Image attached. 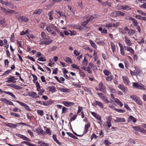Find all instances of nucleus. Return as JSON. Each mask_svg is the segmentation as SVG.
<instances>
[{
	"instance_id": "1",
	"label": "nucleus",
	"mask_w": 146,
	"mask_h": 146,
	"mask_svg": "<svg viewBox=\"0 0 146 146\" xmlns=\"http://www.w3.org/2000/svg\"><path fill=\"white\" fill-rule=\"evenodd\" d=\"M35 132H36L38 135H45V133L44 131L40 127H39L37 128L35 131H34Z\"/></svg>"
},
{
	"instance_id": "2",
	"label": "nucleus",
	"mask_w": 146,
	"mask_h": 146,
	"mask_svg": "<svg viewBox=\"0 0 146 146\" xmlns=\"http://www.w3.org/2000/svg\"><path fill=\"white\" fill-rule=\"evenodd\" d=\"M99 87H100V88L98 90L97 89V90L101 91L104 93L106 92V89L102 82H100L99 84Z\"/></svg>"
},
{
	"instance_id": "3",
	"label": "nucleus",
	"mask_w": 146,
	"mask_h": 146,
	"mask_svg": "<svg viewBox=\"0 0 146 146\" xmlns=\"http://www.w3.org/2000/svg\"><path fill=\"white\" fill-rule=\"evenodd\" d=\"M0 100L3 102L7 104L10 105H13V103L12 102L7 100L6 99L4 98H1Z\"/></svg>"
},
{
	"instance_id": "4",
	"label": "nucleus",
	"mask_w": 146,
	"mask_h": 146,
	"mask_svg": "<svg viewBox=\"0 0 146 146\" xmlns=\"http://www.w3.org/2000/svg\"><path fill=\"white\" fill-rule=\"evenodd\" d=\"M17 102L20 104V105L23 107L26 110H31L29 107L26 104L19 101H17Z\"/></svg>"
},
{
	"instance_id": "5",
	"label": "nucleus",
	"mask_w": 146,
	"mask_h": 146,
	"mask_svg": "<svg viewBox=\"0 0 146 146\" xmlns=\"http://www.w3.org/2000/svg\"><path fill=\"white\" fill-rule=\"evenodd\" d=\"M122 78L123 80L124 83L126 85H129L130 81L128 77L126 76H123Z\"/></svg>"
},
{
	"instance_id": "6",
	"label": "nucleus",
	"mask_w": 146,
	"mask_h": 146,
	"mask_svg": "<svg viewBox=\"0 0 146 146\" xmlns=\"http://www.w3.org/2000/svg\"><path fill=\"white\" fill-rule=\"evenodd\" d=\"M42 40H43L45 42L48 43L50 42V44L53 41V40L47 36H46L43 38Z\"/></svg>"
},
{
	"instance_id": "7",
	"label": "nucleus",
	"mask_w": 146,
	"mask_h": 146,
	"mask_svg": "<svg viewBox=\"0 0 146 146\" xmlns=\"http://www.w3.org/2000/svg\"><path fill=\"white\" fill-rule=\"evenodd\" d=\"M90 123H88L85 125L84 129V130L83 134H85L87 133L88 131V129L90 127Z\"/></svg>"
},
{
	"instance_id": "8",
	"label": "nucleus",
	"mask_w": 146,
	"mask_h": 146,
	"mask_svg": "<svg viewBox=\"0 0 146 146\" xmlns=\"http://www.w3.org/2000/svg\"><path fill=\"white\" fill-rule=\"evenodd\" d=\"M16 135L19 137L21 139H22L23 140H26V141H29V139L27 137L23 135L22 134L17 133L16 134Z\"/></svg>"
},
{
	"instance_id": "9",
	"label": "nucleus",
	"mask_w": 146,
	"mask_h": 146,
	"mask_svg": "<svg viewBox=\"0 0 146 146\" xmlns=\"http://www.w3.org/2000/svg\"><path fill=\"white\" fill-rule=\"evenodd\" d=\"M92 104L94 106L98 105L100 107L103 108V106L101 102L99 101H95Z\"/></svg>"
},
{
	"instance_id": "10",
	"label": "nucleus",
	"mask_w": 146,
	"mask_h": 146,
	"mask_svg": "<svg viewBox=\"0 0 146 146\" xmlns=\"http://www.w3.org/2000/svg\"><path fill=\"white\" fill-rule=\"evenodd\" d=\"M96 133L97 135L98 134V137H99L100 138H102L104 135V132L101 129L98 130V131H96Z\"/></svg>"
},
{
	"instance_id": "11",
	"label": "nucleus",
	"mask_w": 146,
	"mask_h": 146,
	"mask_svg": "<svg viewBox=\"0 0 146 146\" xmlns=\"http://www.w3.org/2000/svg\"><path fill=\"white\" fill-rule=\"evenodd\" d=\"M124 48L125 50L129 51L131 54H134L135 52L133 49L131 47L125 46Z\"/></svg>"
},
{
	"instance_id": "12",
	"label": "nucleus",
	"mask_w": 146,
	"mask_h": 146,
	"mask_svg": "<svg viewBox=\"0 0 146 146\" xmlns=\"http://www.w3.org/2000/svg\"><path fill=\"white\" fill-rule=\"evenodd\" d=\"M116 119L114 121L115 122L117 123L119 122H125V120L124 118L116 117Z\"/></svg>"
},
{
	"instance_id": "13",
	"label": "nucleus",
	"mask_w": 146,
	"mask_h": 146,
	"mask_svg": "<svg viewBox=\"0 0 146 146\" xmlns=\"http://www.w3.org/2000/svg\"><path fill=\"white\" fill-rule=\"evenodd\" d=\"M18 19L19 21H25L27 22L29 20V19L28 18H27L26 17L23 16V17H20L19 18H18Z\"/></svg>"
},
{
	"instance_id": "14",
	"label": "nucleus",
	"mask_w": 146,
	"mask_h": 146,
	"mask_svg": "<svg viewBox=\"0 0 146 146\" xmlns=\"http://www.w3.org/2000/svg\"><path fill=\"white\" fill-rule=\"evenodd\" d=\"M52 138L56 142L57 144L60 146H61L62 144L58 140L57 138V135L56 134H53L52 135Z\"/></svg>"
},
{
	"instance_id": "15",
	"label": "nucleus",
	"mask_w": 146,
	"mask_h": 146,
	"mask_svg": "<svg viewBox=\"0 0 146 146\" xmlns=\"http://www.w3.org/2000/svg\"><path fill=\"white\" fill-rule=\"evenodd\" d=\"M29 95L30 96H32L33 98H37L39 97L37 95V94L34 92H29Z\"/></svg>"
},
{
	"instance_id": "16",
	"label": "nucleus",
	"mask_w": 146,
	"mask_h": 146,
	"mask_svg": "<svg viewBox=\"0 0 146 146\" xmlns=\"http://www.w3.org/2000/svg\"><path fill=\"white\" fill-rule=\"evenodd\" d=\"M118 88L124 92H126L127 87H126L125 86L122 84H119L118 86Z\"/></svg>"
},
{
	"instance_id": "17",
	"label": "nucleus",
	"mask_w": 146,
	"mask_h": 146,
	"mask_svg": "<svg viewBox=\"0 0 146 146\" xmlns=\"http://www.w3.org/2000/svg\"><path fill=\"white\" fill-rule=\"evenodd\" d=\"M121 9L125 10H131V8L130 6L127 5H121Z\"/></svg>"
},
{
	"instance_id": "18",
	"label": "nucleus",
	"mask_w": 146,
	"mask_h": 146,
	"mask_svg": "<svg viewBox=\"0 0 146 146\" xmlns=\"http://www.w3.org/2000/svg\"><path fill=\"white\" fill-rule=\"evenodd\" d=\"M134 68L136 71L135 73L136 76L137 75H140L141 72L140 69L138 66H135Z\"/></svg>"
},
{
	"instance_id": "19",
	"label": "nucleus",
	"mask_w": 146,
	"mask_h": 146,
	"mask_svg": "<svg viewBox=\"0 0 146 146\" xmlns=\"http://www.w3.org/2000/svg\"><path fill=\"white\" fill-rule=\"evenodd\" d=\"M131 121L135 123L136 121V119L133 116H130L128 118L127 121L128 122H129Z\"/></svg>"
},
{
	"instance_id": "20",
	"label": "nucleus",
	"mask_w": 146,
	"mask_h": 146,
	"mask_svg": "<svg viewBox=\"0 0 146 146\" xmlns=\"http://www.w3.org/2000/svg\"><path fill=\"white\" fill-rule=\"evenodd\" d=\"M115 13H116V14L117 15V16H122L125 15V13H124L123 12L119 11H114V13L115 14Z\"/></svg>"
},
{
	"instance_id": "21",
	"label": "nucleus",
	"mask_w": 146,
	"mask_h": 146,
	"mask_svg": "<svg viewBox=\"0 0 146 146\" xmlns=\"http://www.w3.org/2000/svg\"><path fill=\"white\" fill-rule=\"evenodd\" d=\"M92 114L96 118L100 121H101V117L97 113L94 112H92Z\"/></svg>"
},
{
	"instance_id": "22",
	"label": "nucleus",
	"mask_w": 146,
	"mask_h": 146,
	"mask_svg": "<svg viewBox=\"0 0 146 146\" xmlns=\"http://www.w3.org/2000/svg\"><path fill=\"white\" fill-rule=\"evenodd\" d=\"M57 89L60 91L63 92H69V89L68 88H62L58 87L57 88Z\"/></svg>"
},
{
	"instance_id": "23",
	"label": "nucleus",
	"mask_w": 146,
	"mask_h": 146,
	"mask_svg": "<svg viewBox=\"0 0 146 146\" xmlns=\"http://www.w3.org/2000/svg\"><path fill=\"white\" fill-rule=\"evenodd\" d=\"M49 91L51 92L52 93L55 92L56 91V88L54 86H49Z\"/></svg>"
},
{
	"instance_id": "24",
	"label": "nucleus",
	"mask_w": 146,
	"mask_h": 146,
	"mask_svg": "<svg viewBox=\"0 0 146 146\" xmlns=\"http://www.w3.org/2000/svg\"><path fill=\"white\" fill-rule=\"evenodd\" d=\"M74 29H78L80 30H83V28L81 27V26L79 25H74L73 26Z\"/></svg>"
},
{
	"instance_id": "25",
	"label": "nucleus",
	"mask_w": 146,
	"mask_h": 146,
	"mask_svg": "<svg viewBox=\"0 0 146 146\" xmlns=\"http://www.w3.org/2000/svg\"><path fill=\"white\" fill-rule=\"evenodd\" d=\"M126 43L127 45L128 46H131L132 44L130 40H129V38L127 37H126L125 38Z\"/></svg>"
},
{
	"instance_id": "26",
	"label": "nucleus",
	"mask_w": 146,
	"mask_h": 146,
	"mask_svg": "<svg viewBox=\"0 0 146 146\" xmlns=\"http://www.w3.org/2000/svg\"><path fill=\"white\" fill-rule=\"evenodd\" d=\"M111 118L110 117H109L107 119V121L106 122V124L107 125L109 128H110L111 126Z\"/></svg>"
},
{
	"instance_id": "27",
	"label": "nucleus",
	"mask_w": 146,
	"mask_h": 146,
	"mask_svg": "<svg viewBox=\"0 0 146 146\" xmlns=\"http://www.w3.org/2000/svg\"><path fill=\"white\" fill-rule=\"evenodd\" d=\"M6 125L7 126H8L9 127L13 128H15L17 126V124L9 123H8L7 124H6Z\"/></svg>"
},
{
	"instance_id": "28",
	"label": "nucleus",
	"mask_w": 146,
	"mask_h": 146,
	"mask_svg": "<svg viewBox=\"0 0 146 146\" xmlns=\"http://www.w3.org/2000/svg\"><path fill=\"white\" fill-rule=\"evenodd\" d=\"M3 93H4L9 94L13 98H14L15 99H16V97L12 93L10 92H7L6 91H3Z\"/></svg>"
},
{
	"instance_id": "29",
	"label": "nucleus",
	"mask_w": 146,
	"mask_h": 146,
	"mask_svg": "<svg viewBox=\"0 0 146 146\" xmlns=\"http://www.w3.org/2000/svg\"><path fill=\"white\" fill-rule=\"evenodd\" d=\"M3 93H4L9 94L13 98H14L15 99H16V97L12 93L10 92H7L6 91H3Z\"/></svg>"
},
{
	"instance_id": "30",
	"label": "nucleus",
	"mask_w": 146,
	"mask_h": 146,
	"mask_svg": "<svg viewBox=\"0 0 146 146\" xmlns=\"http://www.w3.org/2000/svg\"><path fill=\"white\" fill-rule=\"evenodd\" d=\"M63 104L66 106H70L73 105L74 103L70 102H63Z\"/></svg>"
},
{
	"instance_id": "31",
	"label": "nucleus",
	"mask_w": 146,
	"mask_h": 146,
	"mask_svg": "<svg viewBox=\"0 0 146 146\" xmlns=\"http://www.w3.org/2000/svg\"><path fill=\"white\" fill-rule=\"evenodd\" d=\"M53 102L52 100H50L49 101H47L45 102H43V105L47 106L50 105L53 103Z\"/></svg>"
},
{
	"instance_id": "32",
	"label": "nucleus",
	"mask_w": 146,
	"mask_h": 146,
	"mask_svg": "<svg viewBox=\"0 0 146 146\" xmlns=\"http://www.w3.org/2000/svg\"><path fill=\"white\" fill-rule=\"evenodd\" d=\"M130 98L133 100L135 102L136 101L138 98H139L135 95H131L130 96Z\"/></svg>"
},
{
	"instance_id": "33",
	"label": "nucleus",
	"mask_w": 146,
	"mask_h": 146,
	"mask_svg": "<svg viewBox=\"0 0 146 146\" xmlns=\"http://www.w3.org/2000/svg\"><path fill=\"white\" fill-rule=\"evenodd\" d=\"M135 33V31L132 29H130L128 32V34L130 36L133 35Z\"/></svg>"
},
{
	"instance_id": "34",
	"label": "nucleus",
	"mask_w": 146,
	"mask_h": 146,
	"mask_svg": "<svg viewBox=\"0 0 146 146\" xmlns=\"http://www.w3.org/2000/svg\"><path fill=\"white\" fill-rule=\"evenodd\" d=\"M89 42L90 44H91V45L93 47L95 48H96L97 46V45H96L95 43L93 41H92V40H89Z\"/></svg>"
},
{
	"instance_id": "35",
	"label": "nucleus",
	"mask_w": 146,
	"mask_h": 146,
	"mask_svg": "<svg viewBox=\"0 0 146 146\" xmlns=\"http://www.w3.org/2000/svg\"><path fill=\"white\" fill-rule=\"evenodd\" d=\"M98 137V136H97L94 133H93L90 136L91 140H92L94 139H96Z\"/></svg>"
},
{
	"instance_id": "36",
	"label": "nucleus",
	"mask_w": 146,
	"mask_h": 146,
	"mask_svg": "<svg viewBox=\"0 0 146 146\" xmlns=\"http://www.w3.org/2000/svg\"><path fill=\"white\" fill-rule=\"evenodd\" d=\"M53 12V11H52L48 13V15L49 17V19L50 20H52L53 19L52 17Z\"/></svg>"
},
{
	"instance_id": "37",
	"label": "nucleus",
	"mask_w": 146,
	"mask_h": 146,
	"mask_svg": "<svg viewBox=\"0 0 146 146\" xmlns=\"http://www.w3.org/2000/svg\"><path fill=\"white\" fill-rule=\"evenodd\" d=\"M37 60L38 61H41L42 62H46V59L45 57H41L38 58Z\"/></svg>"
},
{
	"instance_id": "38",
	"label": "nucleus",
	"mask_w": 146,
	"mask_h": 146,
	"mask_svg": "<svg viewBox=\"0 0 146 146\" xmlns=\"http://www.w3.org/2000/svg\"><path fill=\"white\" fill-rule=\"evenodd\" d=\"M111 49L112 50L113 52L114 53V52L115 50V44H113V42H111Z\"/></svg>"
},
{
	"instance_id": "39",
	"label": "nucleus",
	"mask_w": 146,
	"mask_h": 146,
	"mask_svg": "<svg viewBox=\"0 0 146 146\" xmlns=\"http://www.w3.org/2000/svg\"><path fill=\"white\" fill-rule=\"evenodd\" d=\"M102 100L106 104H107L110 102V101L108 100L107 98L105 96L103 98Z\"/></svg>"
},
{
	"instance_id": "40",
	"label": "nucleus",
	"mask_w": 146,
	"mask_h": 146,
	"mask_svg": "<svg viewBox=\"0 0 146 146\" xmlns=\"http://www.w3.org/2000/svg\"><path fill=\"white\" fill-rule=\"evenodd\" d=\"M132 21L135 26H137L138 23L137 20L133 18Z\"/></svg>"
},
{
	"instance_id": "41",
	"label": "nucleus",
	"mask_w": 146,
	"mask_h": 146,
	"mask_svg": "<svg viewBox=\"0 0 146 146\" xmlns=\"http://www.w3.org/2000/svg\"><path fill=\"white\" fill-rule=\"evenodd\" d=\"M35 85L37 88V90L38 91H39L40 88V87L38 81L36 82Z\"/></svg>"
},
{
	"instance_id": "42",
	"label": "nucleus",
	"mask_w": 146,
	"mask_h": 146,
	"mask_svg": "<svg viewBox=\"0 0 146 146\" xmlns=\"http://www.w3.org/2000/svg\"><path fill=\"white\" fill-rule=\"evenodd\" d=\"M103 72L104 74L106 76H108L111 74L110 72L106 70H104Z\"/></svg>"
},
{
	"instance_id": "43",
	"label": "nucleus",
	"mask_w": 146,
	"mask_h": 146,
	"mask_svg": "<svg viewBox=\"0 0 146 146\" xmlns=\"http://www.w3.org/2000/svg\"><path fill=\"white\" fill-rule=\"evenodd\" d=\"M65 59V61L66 62L68 63L69 62H70V63H72V60L69 57H66Z\"/></svg>"
},
{
	"instance_id": "44",
	"label": "nucleus",
	"mask_w": 146,
	"mask_h": 146,
	"mask_svg": "<svg viewBox=\"0 0 146 146\" xmlns=\"http://www.w3.org/2000/svg\"><path fill=\"white\" fill-rule=\"evenodd\" d=\"M118 77V76L116 74L115 75V78L113 80V82L116 85H117L118 84V82L117 81Z\"/></svg>"
},
{
	"instance_id": "45",
	"label": "nucleus",
	"mask_w": 146,
	"mask_h": 146,
	"mask_svg": "<svg viewBox=\"0 0 146 146\" xmlns=\"http://www.w3.org/2000/svg\"><path fill=\"white\" fill-rule=\"evenodd\" d=\"M113 76L111 74L110 76L107 77L106 78V79L107 81H110L113 79Z\"/></svg>"
},
{
	"instance_id": "46",
	"label": "nucleus",
	"mask_w": 146,
	"mask_h": 146,
	"mask_svg": "<svg viewBox=\"0 0 146 146\" xmlns=\"http://www.w3.org/2000/svg\"><path fill=\"white\" fill-rule=\"evenodd\" d=\"M4 42L5 43V47L6 49H8L9 47V44L7 43V41L6 39L4 40Z\"/></svg>"
},
{
	"instance_id": "47",
	"label": "nucleus",
	"mask_w": 146,
	"mask_h": 146,
	"mask_svg": "<svg viewBox=\"0 0 146 146\" xmlns=\"http://www.w3.org/2000/svg\"><path fill=\"white\" fill-rule=\"evenodd\" d=\"M140 85L137 82H133V87L138 89L139 88Z\"/></svg>"
},
{
	"instance_id": "48",
	"label": "nucleus",
	"mask_w": 146,
	"mask_h": 146,
	"mask_svg": "<svg viewBox=\"0 0 146 146\" xmlns=\"http://www.w3.org/2000/svg\"><path fill=\"white\" fill-rule=\"evenodd\" d=\"M129 143L132 144H134L136 142L135 140L132 138H130L129 139Z\"/></svg>"
},
{
	"instance_id": "49",
	"label": "nucleus",
	"mask_w": 146,
	"mask_h": 146,
	"mask_svg": "<svg viewBox=\"0 0 146 146\" xmlns=\"http://www.w3.org/2000/svg\"><path fill=\"white\" fill-rule=\"evenodd\" d=\"M37 112L39 115L41 116L44 115V112L42 110H37Z\"/></svg>"
},
{
	"instance_id": "50",
	"label": "nucleus",
	"mask_w": 146,
	"mask_h": 146,
	"mask_svg": "<svg viewBox=\"0 0 146 146\" xmlns=\"http://www.w3.org/2000/svg\"><path fill=\"white\" fill-rule=\"evenodd\" d=\"M28 144L29 146H35L33 145V144L31 143L30 142H28L26 141H23L21 142V144Z\"/></svg>"
},
{
	"instance_id": "51",
	"label": "nucleus",
	"mask_w": 146,
	"mask_h": 146,
	"mask_svg": "<svg viewBox=\"0 0 146 146\" xmlns=\"http://www.w3.org/2000/svg\"><path fill=\"white\" fill-rule=\"evenodd\" d=\"M67 7L68 9L73 14H74L75 13V11L74 9H72V7L70 5H68Z\"/></svg>"
},
{
	"instance_id": "52",
	"label": "nucleus",
	"mask_w": 146,
	"mask_h": 146,
	"mask_svg": "<svg viewBox=\"0 0 146 146\" xmlns=\"http://www.w3.org/2000/svg\"><path fill=\"white\" fill-rule=\"evenodd\" d=\"M14 10H10L9 9H7L6 13H6L7 14H11L13 13L14 12Z\"/></svg>"
},
{
	"instance_id": "53",
	"label": "nucleus",
	"mask_w": 146,
	"mask_h": 146,
	"mask_svg": "<svg viewBox=\"0 0 146 146\" xmlns=\"http://www.w3.org/2000/svg\"><path fill=\"white\" fill-rule=\"evenodd\" d=\"M46 131L47 134L49 135L51 134V133L50 131V129L49 128H47L46 130Z\"/></svg>"
},
{
	"instance_id": "54",
	"label": "nucleus",
	"mask_w": 146,
	"mask_h": 146,
	"mask_svg": "<svg viewBox=\"0 0 146 146\" xmlns=\"http://www.w3.org/2000/svg\"><path fill=\"white\" fill-rule=\"evenodd\" d=\"M42 10L41 9H38L36 11L34 12L33 13V14L34 15L35 14H40Z\"/></svg>"
},
{
	"instance_id": "55",
	"label": "nucleus",
	"mask_w": 146,
	"mask_h": 146,
	"mask_svg": "<svg viewBox=\"0 0 146 146\" xmlns=\"http://www.w3.org/2000/svg\"><path fill=\"white\" fill-rule=\"evenodd\" d=\"M133 128L134 129L135 131H139L140 132V128L138 126L136 127H133Z\"/></svg>"
},
{
	"instance_id": "56",
	"label": "nucleus",
	"mask_w": 146,
	"mask_h": 146,
	"mask_svg": "<svg viewBox=\"0 0 146 146\" xmlns=\"http://www.w3.org/2000/svg\"><path fill=\"white\" fill-rule=\"evenodd\" d=\"M111 96L110 97V101L112 102H114L115 101V98H114V96L113 94H111Z\"/></svg>"
},
{
	"instance_id": "57",
	"label": "nucleus",
	"mask_w": 146,
	"mask_h": 146,
	"mask_svg": "<svg viewBox=\"0 0 146 146\" xmlns=\"http://www.w3.org/2000/svg\"><path fill=\"white\" fill-rule=\"evenodd\" d=\"M104 143L106 145H108L111 144V143L108 140H106L104 141Z\"/></svg>"
},
{
	"instance_id": "58",
	"label": "nucleus",
	"mask_w": 146,
	"mask_h": 146,
	"mask_svg": "<svg viewBox=\"0 0 146 146\" xmlns=\"http://www.w3.org/2000/svg\"><path fill=\"white\" fill-rule=\"evenodd\" d=\"M137 104L139 105H142V101L140 100L139 98L135 102Z\"/></svg>"
},
{
	"instance_id": "59",
	"label": "nucleus",
	"mask_w": 146,
	"mask_h": 146,
	"mask_svg": "<svg viewBox=\"0 0 146 146\" xmlns=\"http://www.w3.org/2000/svg\"><path fill=\"white\" fill-rule=\"evenodd\" d=\"M74 54L75 56H77L80 54V53L78 52L77 50H75L74 51Z\"/></svg>"
},
{
	"instance_id": "60",
	"label": "nucleus",
	"mask_w": 146,
	"mask_h": 146,
	"mask_svg": "<svg viewBox=\"0 0 146 146\" xmlns=\"http://www.w3.org/2000/svg\"><path fill=\"white\" fill-rule=\"evenodd\" d=\"M77 117V115H74L70 119V121H72L75 120L76 118Z\"/></svg>"
},
{
	"instance_id": "61",
	"label": "nucleus",
	"mask_w": 146,
	"mask_h": 146,
	"mask_svg": "<svg viewBox=\"0 0 146 146\" xmlns=\"http://www.w3.org/2000/svg\"><path fill=\"white\" fill-rule=\"evenodd\" d=\"M56 12L58 13L60 16H63V12L62 11H60L59 10H56L55 11Z\"/></svg>"
},
{
	"instance_id": "62",
	"label": "nucleus",
	"mask_w": 146,
	"mask_h": 146,
	"mask_svg": "<svg viewBox=\"0 0 146 146\" xmlns=\"http://www.w3.org/2000/svg\"><path fill=\"white\" fill-rule=\"evenodd\" d=\"M10 114L11 115L14 116L16 117H19V115L18 114L14 112H11V113Z\"/></svg>"
},
{
	"instance_id": "63",
	"label": "nucleus",
	"mask_w": 146,
	"mask_h": 146,
	"mask_svg": "<svg viewBox=\"0 0 146 146\" xmlns=\"http://www.w3.org/2000/svg\"><path fill=\"white\" fill-rule=\"evenodd\" d=\"M27 132L31 136V137H34L33 133L32 131L30 130H29L27 131Z\"/></svg>"
},
{
	"instance_id": "64",
	"label": "nucleus",
	"mask_w": 146,
	"mask_h": 146,
	"mask_svg": "<svg viewBox=\"0 0 146 146\" xmlns=\"http://www.w3.org/2000/svg\"><path fill=\"white\" fill-rule=\"evenodd\" d=\"M5 22V21L4 19H3L0 21V24L3 26L4 25Z\"/></svg>"
}]
</instances>
